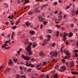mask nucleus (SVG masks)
<instances>
[{"mask_svg":"<svg viewBox=\"0 0 78 78\" xmlns=\"http://www.w3.org/2000/svg\"><path fill=\"white\" fill-rule=\"evenodd\" d=\"M31 45H32L31 43H30L28 45L29 46L27 47L26 48V50H27L29 55H31L32 54V51L31 50Z\"/></svg>","mask_w":78,"mask_h":78,"instance_id":"f257e3e1","label":"nucleus"},{"mask_svg":"<svg viewBox=\"0 0 78 78\" xmlns=\"http://www.w3.org/2000/svg\"><path fill=\"white\" fill-rule=\"evenodd\" d=\"M44 17H45V14L43 13L42 14V16H38L39 21H40V22H43V21H45V18H44Z\"/></svg>","mask_w":78,"mask_h":78,"instance_id":"f03ea898","label":"nucleus"},{"mask_svg":"<svg viewBox=\"0 0 78 78\" xmlns=\"http://www.w3.org/2000/svg\"><path fill=\"white\" fill-rule=\"evenodd\" d=\"M58 52L56 51L54 52L53 54V55H51V58H53V56L57 57V56H58Z\"/></svg>","mask_w":78,"mask_h":78,"instance_id":"7ed1b4c3","label":"nucleus"},{"mask_svg":"<svg viewBox=\"0 0 78 78\" xmlns=\"http://www.w3.org/2000/svg\"><path fill=\"white\" fill-rule=\"evenodd\" d=\"M22 58H24V59L25 60H27V61H28V60H30V58L28 57V56H27L26 57H25V56L23 55H22Z\"/></svg>","mask_w":78,"mask_h":78,"instance_id":"20e7f679","label":"nucleus"},{"mask_svg":"<svg viewBox=\"0 0 78 78\" xmlns=\"http://www.w3.org/2000/svg\"><path fill=\"white\" fill-rule=\"evenodd\" d=\"M66 70V66H65L62 67L61 69V70L62 72H64Z\"/></svg>","mask_w":78,"mask_h":78,"instance_id":"39448f33","label":"nucleus"},{"mask_svg":"<svg viewBox=\"0 0 78 78\" xmlns=\"http://www.w3.org/2000/svg\"><path fill=\"white\" fill-rule=\"evenodd\" d=\"M40 12V10H38V9L37 8L36 9L34 10L32 12V13H35V12Z\"/></svg>","mask_w":78,"mask_h":78,"instance_id":"423d86ee","label":"nucleus"},{"mask_svg":"<svg viewBox=\"0 0 78 78\" xmlns=\"http://www.w3.org/2000/svg\"><path fill=\"white\" fill-rule=\"evenodd\" d=\"M39 56H40L43 58L44 56H45V55L42 52H40Z\"/></svg>","mask_w":78,"mask_h":78,"instance_id":"0eeeda50","label":"nucleus"},{"mask_svg":"<svg viewBox=\"0 0 78 78\" xmlns=\"http://www.w3.org/2000/svg\"><path fill=\"white\" fill-rule=\"evenodd\" d=\"M11 68H6L5 70V72H9L10 71H11Z\"/></svg>","mask_w":78,"mask_h":78,"instance_id":"6e6552de","label":"nucleus"},{"mask_svg":"<svg viewBox=\"0 0 78 78\" xmlns=\"http://www.w3.org/2000/svg\"><path fill=\"white\" fill-rule=\"evenodd\" d=\"M76 12V11L73 10L72 11L71 14L72 16H75V13Z\"/></svg>","mask_w":78,"mask_h":78,"instance_id":"1a4fd4ad","label":"nucleus"},{"mask_svg":"<svg viewBox=\"0 0 78 78\" xmlns=\"http://www.w3.org/2000/svg\"><path fill=\"white\" fill-rule=\"evenodd\" d=\"M4 8H8V4L5 3L4 5Z\"/></svg>","mask_w":78,"mask_h":78,"instance_id":"9d476101","label":"nucleus"},{"mask_svg":"<svg viewBox=\"0 0 78 78\" xmlns=\"http://www.w3.org/2000/svg\"><path fill=\"white\" fill-rule=\"evenodd\" d=\"M37 45V43H36V42H35V43L33 44V47H34H34H36Z\"/></svg>","mask_w":78,"mask_h":78,"instance_id":"9b49d317","label":"nucleus"},{"mask_svg":"<svg viewBox=\"0 0 78 78\" xmlns=\"http://www.w3.org/2000/svg\"><path fill=\"white\" fill-rule=\"evenodd\" d=\"M30 33L31 34H35V31H30Z\"/></svg>","mask_w":78,"mask_h":78,"instance_id":"f8f14e48","label":"nucleus"},{"mask_svg":"<svg viewBox=\"0 0 78 78\" xmlns=\"http://www.w3.org/2000/svg\"><path fill=\"white\" fill-rule=\"evenodd\" d=\"M62 18V16L61 15H60L59 16V17H58L59 19L58 20L59 21L61 20H62V19H61Z\"/></svg>","mask_w":78,"mask_h":78,"instance_id":"ddd939ff","label":"nucleus"},{"mask_svg":"<svg viewBox=\"0 0 78 78\" xmlns=\"http://www.w3.org/2000/svg\"><path fill=\"white\" fill-rule=\"evenodd\" d=\"M70 64L71 65L70 67H73V66H74V63H73V62H71Z\"/></svg>","mask_w":78,"mask_h":78,"instance_id":"4468645a","label":"nucleus"},{"mask_svg":"<svg viewBox=\"0 0 78 78\" xmlns=\"http://www.w3.org/2000/svg\"><path fill=\"white\" fill-rule=\"evenodd\" d=\"M47 33H49V34H51V33H52V31L51 30L48 29V30Z\"/></svg>","mask_w":78,"mask_h":78,"instance_id":"2eb2a0df","label":"nucleus"},{"mask_svg":"<svg viewBox=\"0 0 78 78\" xmlns=\"http://www.w3.org/2000/svg\"><path fill=\"white\" fill-rule=\"evenodd\" d=\"M58 74H55L54 76V78H58L59 77V76H58Z\"/></svg>","mask_w":78,"mask_h":78,"instance_id":"dca6fc26","label":"nucleus"},{"mask_svg":"<svg viewBox=\"0 0 78 78\" xmlns=\"http://www.w3.org/2000/svg\"><path fill=\"white\" fill-rule=\"evenodd\" d=\"M73 33H72V32H70L69 34V37H72V36H73Z\"/></svg>","mask_w":78,"mask_h":78,"instance_id":"f3484780","label":"nucleus"},{"mask_svg":"<svg viewBox=\"0 0 78 78\" xmlns=\"http://www.w3.org/2000/svg\"><path fill=\"white\" fill-rule=\"evenodd\" d=\"M29 2H30V1H29V0H25L24 4H26V3H28Z\"/></svg>","mask_w":78,"mask_h":78,"instance_id":"a211bd4d","label":"nucleus"},{"mask_svg":"<svg viewBox=\"0 0 78 78\" xmlns=\"http://www.w3.org/2000/svg\"><path fill=\"white\" fill-rule=\"evenodd\" d=\"M4 73V74H5V75H6V76H8L9 75L8 73H8V72H6V71H5Z\"/></svg>","mask_w":78,"mask_h":78,"instance_id":"6ab92c4d","label":"nucleus"},{"mask_svg":"<svg viewBox=\"0 0 78 78\" xmlns=\"http://www.w3.org/2000/svg\"><path fill=\"white\" fill-rule=\"evenodd\" d=\"M30 24H31L30 23H28V22H26V26H27V27H28V26H29V25H30Z\"/></svg>","mask_w":78,"mask_h":78,"instance_id":"aec40b11","label":"nucleus"},{"mask_svg":"<svg viewBox=\"0 0 78 78\" xmlns=\"http://www.w3.org/2000/svg\"><path fill=\"white\" fill-rule=\"evenodd\" d=\"M31 64V63H30L28 64V63H27L26 64V66L27 67H29V66H30Z\"/></svg>","mask_w":78,"mask_h":78,"instance_id":"412c9836","label":"nucleus"},{"mask_svg":"<svg viewBox=\"0 0 78 78\" xmlns=\"http://www.w3.org/2000/svg\"><path fill=\"white\" fill-rule=\"evenodd\" d=\"M8 64H9V65H11V64H12V61L11 60H10L9 61V62Z\"/></svg>","mask_w":78,"mask_h":78,"instance_id":"4be33fe9","label":"nucleus"},{"mask_svg":"<svg viewBox=\"0 0 78 78\" xmlns=\"http://www.w3.org/2000/svg\"><path fill=\"white\" fill-rule=\"evenodd\" d=\"M59 31L57 32L56 34V36H57V37H58V36H59Z\"/></svg>","mask_w":78,"mask_h":78,"instance_id":"5701e85b","label":"nucleus"},{"mask_svg":"<svg viewBox=\"0 0 78 78\" xmlns=\"http://www.w3.org/2000/svg\"><path fill=\"white\" fill-rule=\"evenodd\" d=\"M2 47L3 48H5V49H7V48L4 45H3L2 46Z\"/></svg>","mask_w":78,"mask_h":78,"instance_id":"b1692460","label":"nucleus"},{"mask_svg":"<svg viewBox=\"0 0 78 78\" xmlns=\"http://www.w3.org/2000/svg\"><path fill=\"white\" fill-rule=\"evenodd\" d=\"M69 58H70V56H67L65 57V59H68Z\"/></svg>","mask_w":78,"mask_h":78,"instance_id":"393cba45","label":"nucleus"},{"mask_svg":"<svg viewBox=\"0 0 78 78\" xmlns=\"http://www.w3.org/2000/svg\"><path fill=\"white\" fill-rule=\"evenodd\" d=\"M30 39L32 40V41H34V40L35 39L34 38V37H32Z\"/></svg>","mask_w":78,"mask_h":78,"instance_id":"a878e982","label":"nucleus"},{"mask_svg":"<svg viewBox=\"0 0 78 78\" xmlns=\"http://www.w3.org/2000/svg\"><path fill=\"white\" fill-rule=\"evenodd\" d=\"M48 40L49 41H50V38L51 37V36L48 35Z\"/></svg>","mask_w":78,"mask_h":78,"instance_id":"bb28decb","label":"nucleus"},{"mask_svg":"<svg viewBox=\"0 0 78 78\" xmlns=\"http://www.w3.org/2000/svg\"><path fill=\"white\" fill-rule=\"evenodd\" d=\"M13 60L14 61V62H17V59L16 58V59H15V58H14L13 59Z\"/></svg>","mask_w":78,"mask_h":78,"instance_id":"cd10ccee","label":"nucleus"},{"mask_svg":"<svg viewBox=\"0 0 78 78\" xmlns=\"http://www.w3.org/2000/svg\"><path fill=\"white\" fill-rule=\"evenodd\" d=\"M11 25H14V21L12 20L11 21Z\"/></svg>","mask_w":78,"mask_h":78,"instance_id":"c85d7f7f","label":"nucleus"},{"mask_svg":"<svg viewBox=\"0 0 78 78\" xmlns=\"http://www.w3.org/2000/svg\"><path fill=\"white\" fill-rule=\"evenodd\" d=\"M29 15H32L33 14V13L32 11H31L28 13Z\"/></svg>","mask_w":78,"mask_h":78,"instance_id":"c756f323","label":"nucleus"},{"mask_svg":"<svg viewBox=\"0 0 78 78\" xmlns=\"http://www.w3.org/2000/svg\"><path fill=\"white\" fill-rule=\"evenodd\" d=\"M20 22V21H18L16 23V25H17L18 24H19V23Z\"/></svg>","mask_w":78,"mask_h":78,"instance_id":"7c9ffc66","label":"nucleus"},{"mask_svg":"<svg viewBox=\"0 0 78 78\" xmlns=\"http://www.w3.org/2000/svg\"><path fill=\"white\" fill-rule=\"evenodd\" d=\"M48 23V22H46V21H44V25H45L47 23Z\"/></svg>","mask_w":78,"mask_h":78,"instance_id":"2f4dec72","label":"nucleus"},{"mask_svg":"<svg viewBox=\"0 0 78 78\" xmlns=\"http://www.w3.org/2000/svg\"><path fill=\"white\" fill-rule=\"evenodd\" d=\"M63 37H66V32H64L63 33Z\"/></svg>","mask_w":78,"mask_h":78,"instance_id":"473e14b6","label":"nucleus"},{"mask_svg":"<svg viewBox=\"0 0 78 78\" xmlns=\"http://www.w3.org/2000/svg\"><path fill=\"white\" fill-rule=\"evenodd\" d=\"M10 41H5V43H6L7 44H8L9 42Z\"/></svg>","mask_w":78,"mask_h":78,"instance_id":"72a5a7b5","label":"nucleus"},{"mask_svg":"<svg viewBox=\"0 0 78 78\" xmlns=\"http://www.w3.org/2000/svg\"><path fill=\"white\" fill-rule=\"evenodd\" d=\"M75 58H76L77 57H78V54H77V53L75 54Z\"/></svg>","mask_w":78,"mask_h":78,"instance_id":"f704fd0d","label":"nucleus"},{"mask_svg":"<svg viewBox=\"0 0 78 78\" xmlns=\"http://www.w3.org/2000/svg\"><path fill=\"white\" fill-rule=\"evenodd\" d=\"M58 3H57V2H55L54 3V5H57Z\"/></svg>","mask_w":78,"mask_h":78,"instance_id":"c9c22d12","label":"nucleus"},{"mask_svg":"<svg viewBox=\"0 0 78 78\" xmlns=\"http://www.w3.org/2000/svg\"><path fill=\"white\" fill-rule=\"evenodd\" d=\"M72 74V75H76V72H73Z\"/></svg>","mask_w":78,"mask_h":78,"instance_id":"e433bc0d","label":"nucleus"},{"mask_svg":"<svg viewBox=\"0 0 78 78\" xmlns=\"http://www.w3.org/2000/svg\"><path fill=\"white\" fill-rule=\"evenodd\" d=\"M78 50H75L74 51V52L76 53H78Z\"/></svg>","mask_w":78,"mask_h":78,"instance_id":"4c0bfd02","label":"nucleus"},{"mask_svg":"<svg viewBox=\"0 0 78 78\" xmlns=\"http://www.w3.org/2000/svg\"><path fill=\"white\" fill-rule=\"evenodd\" d=\"M54 51H51L50 53V54L51 55L53 54V53H54Z\"/></svg>","mask_w":78,"mask_h":78,"instance_id":"58836bf2","label":"nucleus"},{"mask_svg":"<svg viewBox=\"0 0 78 78\" xmlns=\"http://www.w3.org/2000/svg\"><path fill=\"white\" fill-rule=\"evenodd\" d=\"M30 67H34V65H33V64H32L31 65H30Z\"/></svg>","mask_w":78,"mask_h":78,"instance_id":"ea45409f","label":"nucleus"},{"mask_svg":"<svg viewBox=\"0 0 78 78\" xmlns=\"http://www.w3.org/2000/svg\"><path fill=\"white\" fill-rule=\"evenodd\" d=\"M55 43H53L51 45V47H54V46H55Z\"/></svg>","mask_w":78,"mask_h":78,"instance_id":"a19ab883","label":"nucleus"},{"mask_svg":"<svg viewBox=\"0 0 78 78\" xmlns=\"http://www.w3.org/2000/svg\"><path fill=\"white\" fill-rule=\"evenodd\" d=\"M40 28L42 29L43 28V24H41L40 26Z\"/></svg>","mask_w":78,"mask_h":78,"instance_id":"79ce46f5","label":"nucleus"},{"mask_svg":"<svg viewBox=\"0 0 78 78\" xmlns=\"http://www.w3.org/2000/svg\"><path fill=\"white\" fill-rule=\"evenodd\" d=\"M58 2L60 3H62V0H58Z\"/></svg>","mask_w":78,"mask_h":78,"instance_id":"37998d69","label":"nucleus"},{"mask_svg":"<svg viewBox=\"0 0 78 78\" xmlns=\"http://www.w3.org/2000/svg\"><path fill=\"white\" fill-rule=\"evenodd\" d=\"M41 66V64L38 65L37 66H36V67L37 68V67H40Z\"/></svg>","mask_w":78,"mask_h":78,"instance_id":"c03bdc74","label":"nucleus"},{"mask_svg":"<svg viewBox=\"0 0 78 78\" xmlns=\"http://www.w3.org/2000/svg\"><path fill=\"white\" fill-rule=\"evenodd\" d=\"M26 77H27V76H25V75H23V76L22 78H26Z\"/></svg>","mask_w":78,"mask_h":78,"instance_id":"a18cd8bd","label":"nucleus"},{"mask_svg":"<svg viewBox=\"0 0 78 78\" xmlns=\"http://www.w3.org/2000/svg\"><path fill=\"white\" fill-rule=\"evenodd\" d=\"M13 17H14V16H13V15H12L11 17H10V19H13Z\"/></svg>","mask_w":78,"mask_h":78,"instance_id":"49530a36","label":"nucleus"},{"mask_svg":"<svg viewBox=\"0 0 78 78\" xmlns=\"http://www.w3.org/2000/svg\"><path fill=\"white\" fill-rule=\"evenodd\" d=\"M4 46H8V44H6V43H5L4 44Z\"/></svg>","mask_w":78,"mask_h":78,"instance_id":"de8ad7c7","label":"nucleus"},{"mask_svg":"<svg viewBox=\"0 0 78 78\" xmlns=\"http://www.w3.org/2000/svg\"><path fill=\"white\" fill-rule=\"evenodd\" d=\"M62 61L63 62H65V61H66V60H65V59H62Z\"/></svg>","mask_w":78,"mask_h":78,"instance_id":"09e8293b","label":"nucleus"},{"mask_svg":"<svg viewBox=\"0 0 78 78\" xmlns=\"http://www.w3.org/2000/svg\"><path fill=\"white\" fill-rule=\"evenodd\" d=\"M16 27H12V28L13 30H14V29H16Z\"/></svg>","mask_w":78,"mask_h":78,"instance_id":"8fccbe9b","label":"nucleus"},{"mask_svg":"<svg viewBox=\"0 0 78 78\" xmlns=\"http://www.w3.org/2000/svg\"><path fill=\"white\" fill-rule=\"evenodd\" d=\"M20 77V75H18L17 76V78H19Z\"/></svg>","mask_w":78,"mask_h":78,"instance_id":"3c124183","label":"nucleus"},{"mask_svg":"<svg viewBox=\"0 0 78 78\" xmlns=\"http://www.w3.org/2000/svg\"><path fill=\"white\" fill-rule=\"evenodd\" d=\"M45 64H46V62H43V65H45Z\"/></svg>","mask_w":78,"mask_h":78,"instance_id":"603ef678","label":"nucleus"},{"mask_svg":"<svg viewBox=\"0 0 78 78\" xmlns=\"http://www.w3.org/2000/svg\"><path fill=\"white\" fill-rule=\"evenodd\" d=\"M18 35H19L20 36V35L21 34V32H18Z\"/></svg>","mask_w":78,"mask_h":78,"instance_id":"864d4df0","label":"nucleus"},{"mask_svg":"<svg viewBox=\"0 0 78 78\" xmlns=\"http://www.w3.org/2000/svg\"><path fill=\"white\" fill-rule=\"evenodd\" d=\"M44 7H45V5H42L41 7V9H42V8H44Z\"/></svg>","mask_w":78,"mask_h":78,"instance_id":"5fc2aeb1","label":"nucleus"},{"mask_svg":"<svg viewBox=\"0 0 78 78\" xmlns=\"http://www.w3.org/2000/svg\"><path fill=\"white\" fill-rule=\"evenodd\" d=\"M71 27H73L74 26V25H73V24H71Z\"/></svg>","mask_w":78,"mask_h":78,"instance_id":"6e6d98bb","label":"nucleus"},{"mask_svg":"<svg viewBox=\"0 0 78 78\" xmlns=\"http://www.w3.org/2000/svg\"><path fill=\"white\" fill-rule=\"evenodd\" d=\"M9 22H6L5 23L6 25H8V24H9Z\"/></svg>","mask_w":78,"mask_h":78,"instance_id":"4d7b16f0","label":"nucleus"},{"mask_svg":"<svg viewBox=\"0 0 78 78\" xmlns=\"http://www.w3.org/2000/svg\"><path fill=\"white\" fill-rule=\"evenodd\" d=\"M21 3V2L19 0L18 1V3Z\"/></svg>","mask_w":78,"mask_h":78,"instance_id":"13d9d810","label":"nucleus"},{"mask_svg":"<svg viewBox=\"0 0 78 78\" xmlns=\"http://www.w3.org/2000/svg\"><path fill=\"white\" fill-rule=\"evenodd\" d=\"M7 37L8 38H9V37H10V35H9V34L8 35V36H7Z\"/></svg>","mask_w":78,"mask_h":78,"instance_id":"bf43d9fd","label":"nucleus"},{"mask_svg":"<svg viewBox=\"0 0 78 78\" xmlns=\"http://www.w3.org/2000/svg\"><path fill=\"white\" fill-rule=\"evenodd\" d=\"M44 74H43L42 75H41V77L42 78H43L44 77Z\"/></svg>","mask_w":78,"mask_h":78,"instance_id":"052dcab7","label":"nucleus"},{"mask_svg":"<svg viewBox=\"0 0 78 78\" xmlns=\"http://www.w3.org/2000/svg\"><path fill=\"white\" fill-rule=\"evenodd\" d=\"M12 36H14V35H15V34H14V32H12Z\"/></svg>","mask_w":78,"mask_h":78,"instance_id":"680f3d73","label":"nucleus"},{"mask_svg":"<svg viewBox=\"0 0 78 78\" xmlns=\"http://www.w3.org/2000/svg\"><path fill=\"white\" fill-rule=\"evenodd\" d=\"M76 47L78 46V41L76 43Z\"/></svg>","mask_w":78,"mask_h":78,"instance_id":"e2e57ef3","label":"nucleus"},{"mask_svg":"<svg viewBox=\"0 0 78 78\" xmlns=\"http://www.w3.org/2000/svg\"><path fill=\"white\" fill-rule=\"evenodd\" d=\"M66 40V37H64V38H63V41H65Z\"/></svg>","mask_w":78,"mask_h":78,"instance_id":"0e129e2a","label":"nucleus"},{"mask_svg":"<svg viewBox=\"0 0 78 78\" xmlns=\"http://www.w3.org/2000/svg\"><path fill=\"white\" fill-rule=\"evenodd\" d=\"M70 8V6L67 7L66 9H69Z\"/></svg>","mask_w":78,"mask_h":78,"instance_id":"69168bd1","label":"nucleus"},{"mask_svg":"<svg viewBox=\"0 0 78 78\" xmlns=\"http://www.w3.org/2000/svg\"><path fill=\"white\" fill-rule=\"evenodd\" d=\"M20 70H22V69H23L22 67H20Z\"/></svg>","mask_w":78,"mask_h":78,"instance_id":"338daca9","label":"nucleus"},{"mask_svg":"<svg viewBox=\"0 0 78 78\" xmlns=\"http://www.w3.org/2000/svg\"><path fill=\"white\" fill-rule=\"evenodd\" d=\"M78 14V11H77L76 12V15H77V14Z\"/></svg>","mask_w":78,"mask_h":78,"instance_id":"774afa93","label":"nucleus"}]
</instances>
